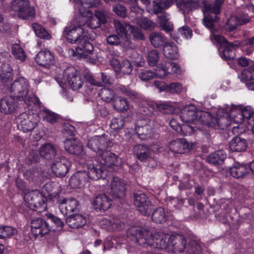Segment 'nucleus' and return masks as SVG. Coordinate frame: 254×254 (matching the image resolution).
<instances>
[{
    "label": "nucleus",
    "mask_w": 254,
    "mask_h": 254,
    "mask_svg": "<svg viewBox=\"0 0 254 254\" xmlns=\"http://www.w3.org/2000/svg\"><path fill=\"white\" fill-rule=\"evenodd\" d=\"M40 115L41 116L43 121L51 124H54L58 122L59 120V116L58 114L47 108H44L40 111Z\"/></svg>",
    "instance_id": "42"
},
{
    "label": "nucleus",
    "mask_w": 254,
    "mask_h": 254,
    "mask_svg": "<svg viewBox=\"0 0 254 254\" xmlns=\"http://www.w3.org/2000/svg\"><path fill=\"white\" fill-rule=\"evenodd\" d=\"M198 111L194 105L186 106L181 111L180 118L185 123L192 122L197 119Z\"/></svg>",
    "instance_id": "26"
},
{
    "label": "nucleus",
    "mask_w": 254,
    "mask_h": 254,
    "mask_svg": "<svg viewBox=\"0 0 254 254\" xmlns=\"http://www.w3.org/2000/svg\"><path fill=\"white\" fill-rule=\"evenodd\" d=\"M114 108L118 111H127L129 108V104L125 98L118 97L114 103Z\"/></svg>",
    "instance_id": "51"
},
{
    "label": "nucleus",
    "mask_w": 254,
    "mask_h": 254,
    "mask_svg": "<svg viewBox=\"0 0 254 254\" xmlns=\"http://www.w3.org/2000/svg\"><path fill=\"white\" fill-rule=\"evenodd\" d=\"M35 61L41 66L49 67L55 64L54 55L50 50L44 48L37 54Z\"/></svg>",
    "instance_id": "18"
},
{
    "label": "nucleus",
    "mask_w": 254,
    "mask_h": 254,
    "mask_svg": "<svg viewBox=\"0 0 254 254\" xmlns=\"http://www.w3.org/2000/svg\"><path fill=\"white\" fill-rule=\"evenodd\" d=\"M100 223L102 228L109 232L121 231L125 227V223L118 217L103 218Z\"/></svg>",
    "instance_id": "17"
},
{
    "label": "nucleus",
    "mask_w": 254,
    "mask_h": 254,
    "mask_svg": "<svg viewBox=\"0 0 254 254\" xmlns=\"http://www.w3.org/2000/svg\"><path fill=\"white\" fill-rule=\"evenodd\" d=\"M226 154L222 150H218L210 154L207 158V162L214 166L221 165L226 158Z\"/></svg>",
    "instance_id": "36"
},
{
    "label": "nucleus",
    "mask_w": 254,
    "mask_h": 254,
    "mask_svg": "<svg viewBox=\"0 0 254 254\" xmlns=\"http://www.w3.org/2000/svg\"><path fill=\"white\" fill-rule=\"evenodd\" d=\"M75 12L79 16L92 15L91 8L100 5V0H73Z\"/></svg>",
    "instance_id": "10"
},
{
    "label": "nucleus",
    "mask_w": 254,
    "mask_h": 254,
    "mask_svg": "<svg viewBox=\"0 0 254 254\" xmlns=\"http://www.w3.org/2000/svg\"><path fill=\"white\" fill-rule=\"evenodd\" d=\"M85 17H74L70 24L64 28L63 35L68 43L75 44L85 36L84 27L86 22L83 19Z\"/></svg>",
    "instance_id": "3"
},
{
    "label": "nucleus",
    "mask_w": 254,
    "mask_h": 254,
    "mask_svg": "<svg viewBox=\"0 0 254 254\" xmlns=\"http://www.w3.org/2000/svg\"><path fill=\"white\" fill-rule=\"evenodd\" d=\"M148 106L149 109L148 113H145L146 115L152 114L155 110H158L162 113L166 114L174 113L175 112V107L166 102L161 103L152 102L148 104Z\"/></svg>",
    "instance_id": "30"
},
{
    "label": "nucleus",
    "mask_w": 254,
    "mask_h": 254,
    "mask_svg": "<svg viewBox=\"0 0 254 254\" xmlns=\"http://www.w3.org/2000/svg\"><path fill=\"white\" fill-rule=\"evenodd\" d=\"M126 182L118 177H114L111 183V189L109 192L113 198H122L126 191Z\"/></svg>",
    "instance_id": "13"
},
{
    "label": "nucleus",
    "mask_w": 254,
    "mask_h": 254,
    "mask_svg": "<svg viewBox=\"0 0 254 254\" xmlns=\"http://www.w3.org/2000/svg\"><path fill=\"white\" fill-rule=\"evenodd\" d=\"M16 232V230L11 226H0V239L9 238Z\"/></svg>",
    "instance_id": "59"
},
{
    "label": "nucleus",
    "mask_w": 254,
    "mask_h": 254,
    "mask_svg": "<svg viewBox=\"0 0 254 254\" xmlns=\"http://www.w3.org/2000/svg\"><path fill=\"white\" fill-rule=\"evenodd\" d=\"M176 144H177V147H178L176 153L179 154L185 153L186 152L192 149L195 146L194 143H190L184 138L177 139L176 140Z\"/></svg>",
    "instance_id": "43"
},
{
    "label": "nucleus",
    "mask_w": 254,
    "mask_h": 254,
    "mask_svg": "<svg viewBox=\"0 0 254 254\" xmlns=\"http://www.w3.org/2000/svg\"><path fill=\"white\" fill-rule=\"evenodd\" d=\"M131 27V25L129 23L122 24L119 22L116 24V28L118 33L121 36H124L127 39H128L130 31L129 27Z\"/></svg>",
    "instance_id": "56"
},
{
    "label": "nucleus",
    "mask_w": 254,
    "mask_h": 254,
    "mask_svg": "<svg viewBox=\"0 0 254 254\" xmlns=\"http://www.w3.org/2000/svg\"><path fill=\"white\" fill-rule=\"evenodd\" d=\"M28 81L23 77H19L16 79L10 87L11 96L18 101H20L21 99L23 98L28 94Z\"/></svg>",
    "instance_id": "7"
},
{
    "label": "nucleus",
    "mask_w": 254,
    "mask_h": 254,
    "mask_svg": "<svg viewBox=\"0 0 254 254\" xmlns=\"http://www.w3.org/2000/svg\"><path fill=\"white\" fill-rule=\"evenodd\" d=\"M12 53L16 60H19L21 62H23L26 59V54L18 44H15L12 46Z\"/></svg>",
    "instance_id": "55"
},
{
    "label": "nucleus",
    "mask_w": 254,
    "mask_h": 254,
    "mask_svg": "<svg viewBox=\"0 0 254 254\" xmlns=\"http://www.w3.org/2000/svg\"><path fill=\"white\" fill-rule=\"evenodd\" d=\"M149 39L151 44L156 48L164 46L165 42V37L162 34L155 32L150 35Z\"/></svg>",
    "instance_id": "48"
},
{
    "label": "nucleus",
    "mask_w": 254,
    "mask_h": 254,
    "mask_svg": "<svg viewBox=\"0 0 254 254\" xmlns=\"http://www.w3.org/2000/svg\"><path fill=\"white\" fill-rule=\"evenodd\" d=\"M39 154L41 157L50 160L56 155V149L51 143L45 144L40 148Z\"/></svg>",
    "instance_id": "40"
},
{
    "label": "nucleus",
    "mask_w": 254,
    "mask_h": 254,
    "mask_svg": "<svg viewBox=\"0 0 254 254\" xmlns=\"http://www.w3.org/2000/svg\"><path fill=\"white\" fill-rule=\"evenodd\" d=\"M168 219V212L163 207L156 208L152 213L151 220L156 224H163L166 222Z\"/></svg>",
    "instance_id": "35"
},
{
    "label": "nucleus",
    "mask_w": 254,
    "mask_h": 254,
    "mask_svg": "<svg viewBox=\"0 0 254 254\" xmlns=\"http://www.w3.org/2000/svg\"><path fill=\"white\" fill-rule=\"evenodd\" d=\"M119 73L124 75H129L132 71V66L128 60H124L121 62V64Z\"/></svg>",
    "instance_id": "60"
},
{
    "label": "nucleus",
    "mask_w": 254,
    "mask_h": 254,
    "mask_svg": "<svg viewBox=\"0 0 254 254\" xmlns=\"http://www.w3.org/2000/svg\"><path fill=\"white\" fill-rule=\"evenodd\" d=\"M238 18H244V17H230L224 26L225 30L228 32L232 31L240 25V23L238 21Z\"/></svg>",
    "instance_id": "58"
},
{
    "label": "nucleus",
    "mask_w": 254,
    "mask_h": 254,
    "mask_svg": "<svg viewBox=\"0 0 254 254\" xmlns=\"http://www.w3.org/2000/svg\"><path fill=\"white\" fill-rule=\"evenodd\" d=\"M47 199L45 196H43L37 190H31L26 193L24 196V200L29 209L24 212L25 216L30 218L32 213H41L45 211L47 208Z\"/></svg>",
    "instance_id": "2"
},
{
    "label": "nucleus",
    "mask_w": 254,
    "mask_h": 254,
    "mask_svg": "<svg viewBox=\"0 0 254 254\" xmlns=\"http://www.w3.org/2000/svg\"><path fill=\"white\" fill-rule=\"evenodd\" d=\"M40 102L39 98L36 96L34 95H28V94L23 98H21V101H19L20 105H22V107L25 105L29 109L33 108V105H38Z\"/></svg>",
    "instance_id": "47"
},
{
    "label": "nucleus",
    "mask_w": 254,
    "mask_h": 254,
    "mask_svg": "<svg viewBox=\"0 0 254 254\" xmlns=\"http://www.w3.org/2000/svg\"><path fill=\"white\" fill-rule=\"evenodd\" d=\"M214 39L221 45L220 54L222 58L226 61L234 59L235 58L234 49L240 46V43L237 41L234 43L229 42L224 37L220 35H215Z\"/></svg>",
    "instance_id": "5"
},
{
    "label": "nucleus",
    "mask_w": 254,
    "mask_h": 254,
    "mask_svg": "<svg viewBox=\"0 0 254 254\" xmlns=\"http://www.w3.org/2000/svg\"><path fill=\"white\" fill-rule=\"evenodd\" d=\"M64 76L72 90H77L82 87L83 79L79 71L74 67L69 66L66 68L64 71Z\"/></svg>",
    "instance_id": "12"
},
{
    "label": "nucleus",
    "mask_w": 254,
    "mask_h": 254,
    "mask_svg": "<svg viewBox=\"0 0 254 254\" xmlns=\"http://www.w3.org/2000/svg\"><path fill=\"white\" fill-rule=\"evenodd\" d=\"M177 7L179 10L182 11V14L187 15L190 14V11L193 9L198 6V3L193 0H182V2L177 3Z\"/></svg>",
    "instance_id": "39"
},
{
    "label": "nucleus",
    "mask_w": 254,
    "mask_h": 254,
    "mask_svg": "<svg viewBox=\"0 0 254 254\" xmlns=\"http://www.w3.org/2000/svg\"><path fill=\"white\" fill-rule=\"evenodd\" d=\"M187 251L190 254H198L201 252V247L196 241L191 240L188 244Z\"/></svg>",
    "instance_id": "63"
},
{
    "label": "nucleus",
    "mask_w": 254,
    "mask_h": 254,
    "mask_svg": "<svg viewBox=\"0 0 254 254\" xmlns=\"http://www.w3.org/2000/svg\"><path fill=\"white\" fill-rule=\"evenodd\" d=\"M95 157L105 168L117 165L118 156L110 151L104 150L98 156Z\"/></svg>",
    "instance_id": "22"
},
{
    "label": "nucleus",
    "mask_w": 254,
    "mask_h": 254,
    "mask_svg": "<svg viewBox=\"0 0 254 254\" xmlns=\"http://www.w3.org/2000/svg\"><path fill=\"white\" fill-rule=\"evenodd\" d=\"M239 77L250 90L254 91V66L243 70Z\"/></svg>",
    "instance_id": "28"
},
{
    "label": "nucleus",
    "mask_w": 254,
    "mask_h": 254,
    "mask_svg": "<svg viewBox=\"0 0 254 254\" xmlns=\"http://www.w3.org/2000/svg\"><path fill=\"white\" fill-rule=\"evenodd\" d=\"M98 95L103 101L110 103L114 99L115 92L111 88H103L99 90Z\"/></svg>",
    "instance_id": "49"
},
{
    "label": "nucleus",
    "mask_w": 254,
    "mask_h": 254,
    "mask_svg": "<svg viewBox=\"0 0 254 254\" xmlns=\"http://www.w3.org/2000/svg\"><path fill=\"white\" fill-rule=\"evenodd\" d=\"M64 149L69 153L76 156L83 152V147L79 141L75 138L67 139L64 142Z\"/></svg>",
    "instance_id": "29"
},
{
    "label": "nucleus",
    "mask_w": 254,
    "mask_h": 254,
    "mask_svg": "<svg viewBox=\"0 0 254 254\" xmlns=\"http://www.w3.org/2000/svg\"><path fill=\"white\" fill-rule=\"evenodd\" d=\"M30 117L26 113L20 114L18 119L20 120V121L17 125L19 129L24 132H28L32 131L37 126L36 122L32 121Z\"/></svg>",
    "instance_id": "27"
},
{
    "label": "nucleus",
    "mask_w": 254,
    "mask_h": 254,
    "mask_svg": "<svg viewBox=\"0 0 254 254\" xmlns=\"http://www.w3.org/2000/svg\"><path fill=\"white\" fill-rule=\"evenodd\" d=\"M212 121L213 124L212 127L215 129H225L229 126V121L225 117L221 116L218 118H214Z\"/></svg>",
    "instance_id": "52"
},
{
    "label": "nucleus",
    "mask_w": 254,
    "mask_h": 254,
    "mask_svg": "<svg viewBox=\"0 0 254 254\" xmlns=\"http://www.w3.org/2000/svg\"><path fill=\"white\" fill-rule=\"evenodd\" d=\"M137 24L145 30H152L155 27V23L149 20L147 17H137Z\"/></svg>",
    "instance_id": "50"
},
{
    "label": "nucleus",
    "mask_w": 254,
    "mask_h": 254,
    "mask_svg": "<svg viewBox=\"0 0 254 254\" xmlns=\"http://www.w3.org/2000/svg\"><path fill=\"white\" fill-rule=\"evenodd\" d=\"M237 117L238 118L237 122L241 123L245 119H246L248 120V123L250 125L254 120V115L252 114L250 111L245 109L239 111L237 113Z\"/></svg>",
    "instance_id": "54"
},
{
    "label": "nucleus",
    "mask_w": 254,
    "mask_h": 254,
    "mask_svg": "<svg viewBox=\"0 0 254 254\" xmlns=\"http://www.w3.org/2000/svg\"><path fill=\"white\" fill-rule=\"evenodd\" d=\"M29 219H31V232L34 237V239L38 237L41 238L49 234L52 228L47 219L45 220L42 218L32 219L31 216Z\"/></svg>",
    "instance_id": "6"
},
{
    "label": "nucleus",
    "mask_w": 254,
    "mask_h": 254,
    "mask_svg": "<svg viewBox=\"0 0 254 254\" xmlns=\"http://www.w3.org/2000/svg\"><path fill=\"white\" fill-rule=\"evenodd\" d=\"M71 166V162L64 156L56 158L51 165V169L54 174L59 177H64L69 172Z\"/></svg>",
    "instance_id": "11"
},
{
    "label": "nucleus",
    "mask_w": 254,
    "mask_h": 254,
    "mask_svg": "<svg viewBox=\"0 0 254 254\" xmlns=\"http://www.w3.org/2000/svg\"><path fill=\"white\" fill-rule=\"evenodd\" d=\"M32 27L36 36L39 38L44 40H50L52 36L48 31L41 25L34 23L32 24Z\"/></svg>",
    "instance_id": "46"
},
{
    "label": "nucleus",
    "mask_w": 254,
    "mask_h": 254,
    "mask_svg": "<svg viewBox=\"0 0 254 254\" xmlns=\"http://www.w3.org/2000/svg\"><path fill=\"white\" fill-rule=\"evenodd\" d=\"M169 7L166 0H154L150 4L147 5L146 8L151 14H157L161 13L164 8Z\"/></svg>",
    "instance_id": "37"
},
{
    "label": "nucleus",
    "mask_w": 254,
    "mask_h": 254,
    "mask_svg": "<svg viewBox=\"0 0 254 254\" xmlns=\"http://www.w3.org/2000/svg\"><path fill=\"white\" fill-rule=\"evenodd\" d=\"M207 0H202L203 12L204 15L206 14H219L220 13V8L223 4L224 0H215L214 4L207 3Z\"/></svg>",
    "instance_id": "32"
},
{
    "label": "nucleus",
    "mask_w": 254,
    "mask_h": 254,
    "mask_svg": "<svg viewBox=\"0 0 254 254\" xmlns=\"http://www.w3.org/2000/svg\"><path fill=\"white\" fill-rule=\"evenodd\" d=\"M83 19L86 22L85 25L93 29L99 28L107 21L106 17H86Z\"/></svg>",
    "instance_id": "41"
},
{
    "label": "nucleus",
    "mask_w": 254,
    "mask_h": 254,
    "mask_svg": "<svg viewBox=\"0 0 254 254\" xmlns=\"http://www.w3.org/2000/svg\"><path fill=\"white\" fill-rule=\"evenodd\" d=\"M230 172L234 178H243L249 173V167L246 165L237 163L230 168Z\"/></svg>",
    "instance_id": "38"
},
{
    "label": "nucleus",
    "mask_w": 254,
    "mask_h": 254,
    "mask_svg": "<svg viewBox=\"0 0 254 254\" xmlns=\"http://www.w3.org/2000/svg\"><path fill=\"white\" fill-rule=\"evenodd\" d=\"M66 223L72 228H79L86 223L85 217L79 214L70 215L66 219Z\"/></svg>",
    "instance_id": "33"
},
{
    "label": "nucleus",
    "mask_w": 254,
    "mask_h": 254,
    "mask_svg": "<svg viewBox=\"0 0 254 254\" xmlns=\"http://www.w3.org/2000/svg\"><path fill=\"white\" fill-rule=\"evenodd\" d=\"M159 60V53L157 50H151L148 54L147 61L150 66H154L156 65Z\"/></svg>",
    "instance_id": "64"
},
{
    "label": "nucleus",
    "mask_w": 254,
    "mask_h": 254,
    "mask_svg": "<svg viewBox=\"0 0 254 254\" xmlns=\"http://www.w3.org/2000/svg\"><path fill=\"white\" fill-rule=\"evenodd\" d=\"M133 152L138 160L145 162L150 157L151 151L145 144H137L133 147Z\"/></svg>",
    "instance_id": "31"
},
{
    "label": "nucleus",
    "mask_w": 254,
    "mask_h": 254,
    "mask_svg": "<svg viewBox=\"0 0 254 254\" xmlns=\"http://www.w3.org/2000/svg\"><path fill=\"white\" fill-rule=\"evenodd\" d=\"M125 125V119L122 116L114 118L111 120L110 128L117 133Z\"/></svg>",
    "instance_id": "53"
},
{
    "label": "nucleus",
    "mask_w": 254,
    "mask_h": 254,
    "mask_svg": "<svg viewBox=\"0 0 254 254\" xmlns=\"http://www.w3.org/2000/svg\"><path fill=\"white\" fill-rule=\"evenodd\" d=\"M20 106L19 101L11 95L5 97L0 101V112L5 115L14 113Z\"/></svg>",
    "instance_id": "15"
},
{
    "label": "nucleus",
    "mask_w": 254,
    "mask_h": 254,
    "mask_svg": "<svg viewBox=\"0 0 254 254\" xmlns=\"http://www.w3.org/2000/svg\"><path fill=\"white\" fill-rule=\"evenodd\" d=\"M127 235L132 241L144 248H150L151 249L171 250L174 252L175 245L173 242V238L175 239V236L173 234L171 236L162 237L157 235L155 237L148 230L133 227L128 230Z\"/></svg>",
    "instance_id": "1"
},
{
    "label": "nucleus",
    "mask_w": 254,
    "mask_h": 254,
    "mask_svg": "<svg viewBox=\"0 0 254 254\" xmlns=\"http://www.w3.org/2000/svg\"><path fill=\"white\" fill-rule=\"evenodd\" d=\"M58 203L61 213L66 215L78 211L80 206L78 200L73 197L59 199Z\"/></svg>",
    "instance_id": "14"
},
{
    "label": "nucleus",
    "mask_w": 254,
    "mask_h": 254,
    "mask_svg": "<svg viewBox=\"0 0 254 254\" xmlns=\"http://www.w3.org/2000/svg\"><path fill=\"white\" fill-rule=\"evenodd\" d=\"M130 29L128 38H130L132 35L134 39L142 40L144 39V36L140 29L138 27L131 25V27H129Z\"/></svg>",
    "instance_id": "62"
},
{
    "label": "nucleus",
    "mask_w": 254,
    "mask_h": 254,
    "mask_svg": "<svg viewBox=\"0 0 254 254\" xmlns=\"http://www.w3.org/2000/svg\"><path fill=\"white\" fill-rule=\"evenodd\" d=\"M176 245H177L178 251L182 253L186 246L187 241L182 233L177 234L176 233Z\"/></svg>",
    "instance_id": "61"
},
{
    "label": "nucleus",
    "mask_w": 254,
    "mask_h": 254,
    "mask_svg": "<svg viewBox=\"0 0 254 254\" xmlns=\"http://www.w3.org/2000/svg\"><path fill=\"white\" fill-rule=\"evenodd\" d=\"M175 44L173 42H166L164 45L163 53L164 57L170 61H167L164 66L166 65L171 71V74L173 73V68L175 67Z\"/></svg>",
    "instance_id": "23"
},
{
    "label": "nucleus",
    "mask_w": 254,
    "mask_h": 254,
    "mask_svg": "<svg viewBox=\"0 0 254 254\" xmlns=\"http://www.w3.org/2000/svg\"><path fill=\"white\" fill-rule=\"evenodd\" d=\"M85 163L87 166L88 180H98L103 177L105 168L102 166L95 156L85 155Z\"/></svg>",
    "instance_id": "4"
},
{
    "label": "nucleus",
    "mask_w": 254,
    "mask_h": 254,
    "mask_svg": "<svg viewBox=\"0 0 254 254\" xmlns=\"http://www.w3.org/2000/svg\"><path fill=\"white\" fill-rule=\"evenodd\" d=\"M87 146L94 152L92 156H98L107 147V142L104 137L95 136L88 140Z\"/></svg>",
    "instance_id": "19"
},
{
    "label": "nucleus",
    "mask_w": 254,
    "mask_h": 254,
    "mask_svg": "<svg viewBox=\"0 0 254 254\" xmlns=\"http://www.w3.org/2000/svg\"><path fill=\"white\" fill-rule=\"evenodd\" d=\"M114 198L110 194L105 193L97 195L94 199L93 205L95 209L100 212L108 209L111 205L112 200Z\"/></svg>",
    "instance_id": "20"
},
{
    "label": "nucleus",
    "mask_w": 254,
    "mask_h": 254,
    "mask_svg": "<svg viewBox=\"0 0 254 254\" xmlns=\"http://www.w3.org/2000/svg\"><path fill=\"white\" fill-rule=\"evenodd\" d=\"M84 78L86 81L92 85L98 87H102L103 84L111 85L113 80L110 76L105 72H101L100 78L99 77H95L91 73H87L85 74Z\"/></svg>",
    "instance_id": "21"
},
{
    "label": "nucleus",
    "mask_w": 254,
    "mask_h": 254,
    "mask_svg": "<svg viewBox=\"0 0 254 254\" xmlns=\"http://www.w3.org/2000/svg\"><path fill=\"white\" fill-rule=\"evenodd\" d=\"M168 74H171L169 68H166V65L164 66L163 64L157 66L155 72L149 70H145L140 73L139 77L142 81H148L154 78L155 76L159 78H163Z\"/></svg>",
    "instance_id": "16"
},
{
    "label": "nucleus",
    "mask_w": 254,
    "mask_h": 254,
    "mask_svg": "<svg viewBox=\"0 0 254 254\" xmlns=\"http://www.w3.org/2000/svg\"><path fill=\"white\" fill-rule=\"evenodd\" d=\"M77 46L74 50H72L71 55L73 57H77L78 59H88L93 54L94 47L91 43L85 36L83 37L77 43Z\"/></svg>",
    "instance_id": "9"
},
{
    "label": "nucleus",
    "mask_w": 254,
    "mask_h": 254,
    "mask_svg": "<svg viewBox=\"0 0 254 254\" xmlns=\"http://www.w3.org/2000/svg\"><path fill=\"white\" fill-rule=\"evenodd\" d=\"M2 72L0 75L1 82L5 84L12 80L13 77V69L8 64H2L1 66Z\"/></svg>",
    "instance_id": "44"
},
{
    "label": "nucleus",
    "mask_w": 254,
    "mask_h": 254,
    "mask_svg": "<svg viewBox=\"0 0 254 254\" xmlns=\"http://www.w3.org/2000/svg\"><path fill=\"white\" fill-rule=\"evenodd\" d=\"M133 204L142 215H149L152 210V204L145 193L137 192L133 193Z\"/></svg>",
    "instance_id": "8"
},
{
    "label": "nucleus",
    "mask_w": 254,
    "mask_h": 254,
    "mask_svg": "<svg viewBox=\"0 0 254 254\" xmlns=\"http://www.w3.org/2000/svg\"><path fill=\"white\" fill-rule=\"evenodd\" d=\"M211 115L207 112L199 110L197 112V117L195 121L201 123L202 125H207L208 127H212L213 119Z\"/></svg>",
    "instance_id": "45"
},
{
    "label": "nucleus",
    "mask_w": 254,
    "mask_h": 254,
    "mask_svg": "<svg viewBox=\"0 0 254 254\" xmlns=\"http://www.w3.org/2000/svg\"><path fill=\"white\" fill-rule=\"evenodd\" d=\"M88 175L86 171H78L70 178L69 185L73 189L80 188L87 182Z\"/></svg>",
    "instance_id": "25"
},
{
    "label": "nucleus",
    "mask_w": 254,
    "mask_h": 254,
    "mask_svg": "<svg viewBox=\"0 0 254 254\" xmlns=\"http://www.w3.org/2000/svg\"><path fill=\"white\" fill-rule=\"evenodd\" d=\"M11 8L13 11L21 13H26L27 16H34L35 14V9L30 7L28 0H13L11 3Z\"/></svg>",
    "instance_id": "24"
},
{
    "label": "nucleus",
    "mask_w": 254,
    "mask_h": 254,
    "mask_svg": "<svg viewBox=\"0 0 254 254\" xmlns=\"http://www.w3.org/2000/svg\"><path fill=\"white\" fill-rule=\"evenodd\" d=\"M248 147L247 140L240 136L234 137L229 142V148L233 152L245 151Z\"/></svg>",
    "instance_id": "34"
},
{
    "label": "nucleus",
    "mask_w": 254,
    "mask_h": 254,
    "mask_svg": "<svg viewBox=\"0 0 254 254\" xmlns=\"http://www.w3.org/2000/svg\"><path fill=\"white\" fill-rule=\"evenodd\" d=\"M154 84L156 88L159 90L160 92L167 91L173 93V90L175 89V83L167 84L164 81L155 80Z\"/></svg>",
    "instance_id": "57"
}]
</instances>
